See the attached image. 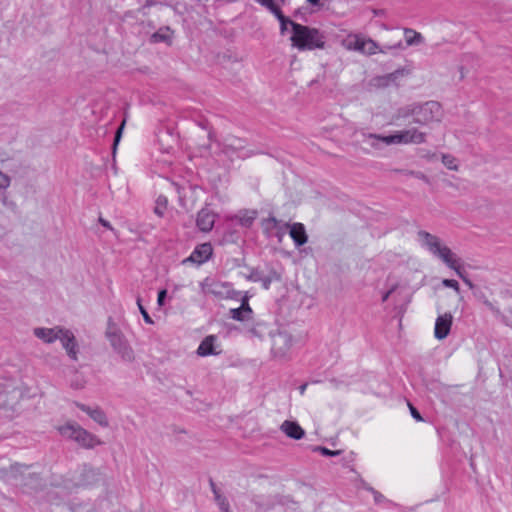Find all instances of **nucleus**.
<instances>
[{
  "mask_svg": "<svg viewBox=\"0 0 512 512\" xmlns=\"http://www.w3.org/2000/svg\"><path fill=\"white\" fill-rule=\"evenodd\" d=\"M293 30L292 45L299 50H313L324 46L323 35L314 28L290 22Z\"/></svg>",
  "mask_w": 512,
  "mask_h": 512,
  "instance_id": "nucleus-1",
  "label": "nucleus"
},
{
  "mask_svg": "<svg viewBox=\"0 0 512 512\" xmlns=\"http://www.w3.org/2000/svg\"><path fill=\"white\" fill-rule=\"evenodd\" d=\"M418 243L433 258L447 265L457 255L437 235L426 231H418Z\"/></svg>",
  "mask_w": 512,
  "mask_h": 512,
  "instance_id": "nucleus-2",
  "label": "nucleus"
},
{
  "mask_svg": "<svg viewBox=\"0 0 512 512\" xmlns=\"http://www.w3.org/2000/svg\"><path fill=\"white\" fill-rule=\"evenodd\" d=\"M60 435L76 441L84 448H94L101 444V441L92 433L82 428L75 422H67L57 428Z\"/></svg>",
  "mask_w": 512,
  "mask_h": 512,
  "instance_id": "nucleus-3",
  "label": "nucleus"
},
{
  "mask_svg": "<svg viewBox=\"0 0 512 512\" xmlns=\"http://www.w3.org/2000/svg\"><path fill=\"white\" fill-rule=\"evenodd\" d=\"M105 336L114 351L119 354L122 359L126 361H132L134 359L133 349L118 325L112 321V319L108 320Z\"/></svg>",
  "mask_w": 512,
  "mask_h": 512,
  "instance_id": "nucleus-4",
  "label": "nucleus"
},
{
  "mask_svg": "<svg viewBox=\"0 0 512 512\" xmlns=\"http://www.w3.org/2000/svg\"><path fill=\"white\" fill-rule=\"evenodd\" d=\"M444 111L437 101H427L418 107V125L433 127L442 121Z\"/></svg>",
  "mask_w": 512,
  "mask_h": 512,
  "instance_id": "nucleus-5",
  "label": "nucleus"
},
{
  "mask_svg": "<svg viewBox=\"0 0 512 512\" xmlns=\"http://www.w3.org/2000/svg\"><path fill=\"white\" fill-rule=\"evenodd\" d=\"M415 130H401L396 131L393 134L382 136L377 134H368L367 138L370 140H373L370 142V145L372 147L377 148L378 144L377 142H382L385 145H401V144H408L413 142L415 137Z\"/></svg>",
  "mask_w": 512,
  "mask_h": 512,
  "instance_id": "nucleus-6",
  "label": "nucleus"
},
{
  "mask_svg": "<svg viewBox=\"0 0 512 512\" xmlns=\"http://www.w3.org/2000/svg\"><path fill=\"white\" fill-rule=\"evenodd\" d=\"M413 296V288L406 284H398L385 292L382 296V301L386 302L392 299L395 308L400 312L411 302Z\"/></svg>",
  "mask_w": 512,
  "mask_h": 512,
  "instance_id": "nucleus-7",
  "label": "nucleus"
},
{
  "mask_svg": "<svg viewBox=\"0 0 512 512\" xmlns=\"http://www.w3.org/2000/svg\"><path fill=\"white\" fill-rule=\"evenodd\" d=\"M222 153L231 160L245 159L250 153L245 149L244 141L239 138H227L222 146Z\"/></svg>",
  "mask_w": 512,
  "mask_h": 512,
  "instance_id": "nucleus-8",
  "label": "nucleus"
},
{
  "mask_svg": "<svg viewBox=\"0 0 512 512\" xmlns=\"http://www.w3.org/2000/svg\"><path fill=\"white\" fill-rule=\"evenodd\" d=\"M293 346V338L286 332H279L272 337V352L275 357L287 356Z\"/></svg>",
  "mask_w": 512,
  "mask_h": 512,
  "instance_id": "nucleus-9",
  "label": "nucleus"
},
{
  "mask_svg": "<svg viewBox=\"0 0 512 512\" xmlns=\"http://www.w3.org/2000/svg\"><path fill=\"white\" fill-rule=\"evenodd\" d=\"M203 294H212L217 297H231L230 286L227 283L219 282L211 278H205L200 283Z\"/></svg>",
  "mask_w": 512,
  "mask_h": 512,
  "instance_id": "nucleus-10",
  "label": "nucleus"
},
{
  "mask_svg": "<svg viewBox=\"0 0 512 512\" xmlns=\"http://www.w3.org/2000/svg\"><path fill=\"white\" fill-rule=\"evenodd\" d=\"M256 1L259 4H261L262 6H264L265 8H267L271 13H273L277 17V19L280 22L281 33L283 34L287 29V25L288 24L291 25L290 22H292L291 20L286 18L281 12V6L285 3V0H256Z\"/></svg>",
  "mask_w": 512,
  "mask_h": 512,
  "instance_id": "nucleus-11",
  "label": "nucleus"
},
{
  "mask_svg": "<svg viewBox=\"0 0 512 512\" xmlns=\"http://www.w3.org/2000/svg\"><path fill=\"white\" fill-rule=\"evenodd\" d=\"M453 324V316L450 312L440 314L435 321L434 337L437 340L447 338Z\"/></svg>",
  "mask_w": 512,
  "mask_h": 512,
  "instance_id": "nucleus-12",
  "label": "nucleus"
},
{
  "mask_svg": "<svg viewBox=\"0 0 512 512\" xmlns=\"http://www.w3.org/2000/svg\"><path fill=\"white\" fill-rule=\"evenodd\" d=\"M59 341L61 342L62 347L65 349L69 358L73 361H77L79 346L73 332L65 328L59 338Z\"/></svg>",
  "mask_w": 512,
  "mask_h": 512,
  "instance_id": "nucleus-13",
  "label": "nucleus"
},
{
  "mask_svg": "<svg viewBox=\"0 0 512 512\" xmlns=\"http://www.w3.org/2000/svg\"><path fill=\"white\" fill-rule=\"evenodd\" d=\"M216 217V213L208 207L202 208L197 214L196 225L202 232H209L214 226Z\"/></svg>",
  "mask_w": 512,
  "mask_h": 512,
  "instance_id": "nucleus-14",
  "label": "nucleus"
},
{
  "mask_svg": "<svg viewBox=\"0 0 512 512\" xmlns=\"http://www.w3.org/2000/svg\"><path fill=\"white\" fill-rule=\"evenodd\" d=\"M65 328L55 326L53 328L37 327L33 330L34 335L44 343L52 344L59 340Z\"/></svg>",
  "mask_w": 512,
  "mask_h": 512,
  "instance_id": "nucleus-15",
  "label": "nucleus"
},
{
  "mask_svg": "<svg viewBox=\"0 0 512 512\" xmlns=\"http://www.w3.org/2000/svg\"><path fill=\"white\" fill-rule=\"evenodd\" d=\"M212 252V245L210 243H203L198 245L193 250V252L191 253L187 260L200 265L206 262L211 257Z\"/></svg>",
  "mask_w": 512,
  "mask_h": 512,
  "instance_id": "nucleus-16",
  "label": "nucleus"
},
{
  "mask_svg": "<svg viewBox=\"0 0 512 512\" xmlns=\"http://www.w3.org/2000/svg\"><path fill=\"white\" fill-rule=\"evenodd\" d=\"M76 406L83 412L87 413L100 426L108 427L109 422L107 416L99 407H90L81 403H77Z\"/></svg>",
  "mask_w": 512,
  "mask_h": 512,
  "instance_id": "nucleus-17",
  "label": "nucleus"
},
{
  "mask_svg": "<svg viewBox=\"0 0 512 512\" xmlns=\"http://www.w3.org/2000/svg\"><path fill=\"white\" fill-rule=\"evenodd\" d=\"M229 314L233 320L240 322H244L251 319L253 311L248 303L247 297L243 298L240 307L230 309Z\"/></svg>",
  "mask_w": 512,
  "mask_h": 512,
  "instance_id": "nucleus-18",
  "label": "nucleus"
},
{
  "mask_svg": "<svg viewBox=\"0 0 512 512\" xmlns=\"http://www.w3.org/2000/svg\"><path fill=\"white\" fill-rule=\"evenodd\" d=\"M281 431L289 438L300 440L304 437V429L294 421L285 420L281 426Z\"/></svg>",
  "mask_w": 512,
  "mask_h": 512,
  "instance_id": "nucleus-19",
  "label": "nucleus"
},
{
  "mask_svg": "<svg viewBox=\"0 0 512 512\" xmlns=\"http://www.w3.org/2000/svg\"><path fill=\"white\" fill-rule=\"evenodd\" d=\"M286 227L289 228V235L297 247L302 246L307 242L308 237L302 223H294L292 225H286Z\"/></svg>",
  "mask_w": 512,
  "mask_h": 512,
  "instance_id": "nucleus-20",
  "label": "nucleus"
},
{
  "mask_svg": "<svg viewBox=\"0 0 512 512\" xmlns=\"http://www.w3.org/2000/svg\"><path fill=\"white\" fill-rule=\"evenodd\" d=\"M216 341V337L213 335L207 336L198 346L197 354L199 356H209L214 355L217 352L215 351L214 343Z\"/></svg>",
  "mask_w": 512,
  "mask_h": 512,
  "instance_id": "nucleus-21",
  "label": "nucleus"
},
{
  "mask_svg": "<svg viewBox=\"0 0 512 512\" xmlns=\"http://www.w3.org/2000/svg\"><path fill=\"white\" fill-rule=\"evenodd\" d=\"M287 224L281 225V223L274 217H270L265 221V229L266 230H277L276 236L279 241H282L283 236L285 235Z\"/></svg>",
  "mask_w": 512,
  "mask_h": 512,
  "instance_id": "nucleus-22",
  "label": "nucleus"
},
{
  "mask_svg": "<svg viewBox=\"0 0 512 512\" xmlns=\"http://www.w3.org/2000/svg\"><path fill=\"white\" fill-rule=\"evenodd\" d=\"M362 36L357 34H349L343 39L342 45L347 50L359 51L362 41Z\"/></svg>",
  "mask_w": 512,
  "mask_h": 512,
  "instance_id": "nucleus-23",
  "label": "nucleus"
},
{
  "mask_svg": "<svg viewBox=\"0 0 512 512\" xmlns=\"http://www.w3.org/2000/svg\"><path fill=\"white\" fill-rule=\"evenodd\" d=\"M82 485L89 486L96 484L99 480H101V474L92 468H85L83 471Z\"/></svg>",
  "mask_w": 512,
  "mask_h": 512,
  "instance_id": "nucleus-24",
  "label": "nucleus"
},
{
  "mask_svg": "<svg viewBox=\"0 0 512 512\" xmlns=\"http://www.w3.org/2000/svg\"><path fill=\"white\" fill-rule=\"evenodd\" d=\"M172 39V32L168 27L160 28L151 36V40L154 43L159 42H170Z\"/></svg>",
  "mask_w": 512,
  "mask_h": 512,
  "instance_id": "nucleus-25",
  "label": "nucleus"
},
{
  "mask_svg": "<svg viewBox=\"0 0 512 512\" xmlns=\"http://www.w3.org/2000/svg\"><path fill=\"white\" fill-rule=\"evenodd\" d=\"M446 266L453 270L462 280L468 277L462 266L461 259L457 255Z\"/></svg>",
  "mask_w": 512,
  "mask_h": 512,
  "instance_id": "nucleus-26",
  "label": "nucleus"
},
{
  "mask_svg": "<svg viewBox=\"0 0 512 512\" xmlns=\"http://www.w3.org/2000/svg\"><path fill=\"white\" fill-rule=\"evenodd\" d=\"M377 50L378 46L373 40L365 39L364 37L362 38L359 52L367 55H373L377 52Z\"/></svg>",
  "mask_w": 512,
  "mask_h": 512,
  "instance_id": "nucleus-27",
  "label": "nucleus"
},
{
  "mask_svg": "<svg viewBox=\"0 0 512 512\" xmlns=\"http://www.w3.org/2000/svg\"><path fill=\"white\" fill-rule=\"evenodd\" d=\"M441 161L449 170L457 171L459 169V161L453 155L442 154Z\"/></svg>",
  "mask_w": 512,
  "mask_h": 512,
  "instance_id": "nucleus-28",
  "label": "nucleus"
},
{
  "mask_svg": "<svg viewBox=\"0 0 512 512\" xmlns=\"http://www.w3.org/2000/svg\"><path fill=\"white\" fill-rule=\"evenodd\" d=\"M166 205H167V199L165 197H159L157 199V205L154 209V212L162 217L164 215V211H165V208H166Z\"/></svg>",
  "mask_w": 512,
  "mask_h": 512,
  "instance_id": "nucleus-29",
  "label": "nucleus"
},
{
  "mask_svg": "<svg viewBox=\"0 0 512 512\" xmlns=\"http://www.w3.org/2000/svg\"><path fill=\"white\" fill-rule=\"evenodd\" d=\"M418 158L426 162H437L439 160V157L436 153L430 152H418Z\"/></svg>",
  "mask_w": 512,
  "mask_h": 512,
  "instance_id": "nucleus-30",
  "label": "nucleus"
},
{
  "mask_svg": "<svg viewBox=\"0 0 512 512\" xmlns=\"http://www.w3.org/2000/svg\"><path fill=\"white\" fill-rule=\"evenodd\" d=\"M442 285L447 288H452L456 294L460 295V286L459 283L454 279H443Z\"/></svg>",
  "mask_w": 512,
  "mask_h": 512,
  "instance_id": "nucleus-31",
  "label": "nucleus"
},
{
  "mask_svg": "<svg viewBox=\"0 0 512 512\" xmlns=\"http://www.w3.org/2000/svg\"><path fill=\"white\" fill-rule=\"evenodd\" d=\"M137 305H138V308H139V311L140 313L142 314L143 316V319L144 321L147 323V324H153V320L152 318L150 317V315L148 314V312L146 311V309L143 307L142 303H141V298L138 297L137 298Z\"/></svg>",
  "mask_w": 512,
  "mask_h": 512,
  "instance_id": "nucleus-32",
  "label": "nucleus"
},
{
  "mask_svg": "<svg viewBox=\"0 0 512 512\" xmlns=\"http://www.w3.org/2000/svg\"><path fill=\"white\" fill-rule=\"evenodd\" d=\"M10 186V177L0 171V190L7 189Z\"/></svg>",
  "mask_w": 512,
  "mask_h": 512,
  "instance_id": "nucleus-33",
  "label": "nucleus"
},
{
  "mask_svg": "<svg viewBox=\"0 0 512 512\" xmlns=\"http://www.w3.org/2000/svg\"><path fill=\"white\" fill-rule=\"evenodd\" d=\"M316 451H319L324 456H335L340 453V451H332L325 447H316Z\"/></svg>",
  "mask_w": 512,
  "mask_h": 512,
  "instance_id": "nucleus-34",
  "label": "nucleus"
},
{
  "mask_svg": "<svg viewBox=\"0 0 512 512\" xmlns=\"http://www.w3.org/2000/svg\"><path fill=\"white\" fill-rule=\"evenodd\" d=\"M406 39L408 44H412L414 39H416V32L414 30H407L405 32Z\"/></svg>",
  "mask_w": 512,
  "mask_h": 512,
  "instance_id": "nucleus-35",
  "label": "nucleus"
},
{
  "mask_svg": "<svg viewBox=\"0 0 512 512\" xmlns=\"http://www.w3.org/2000/svg\"><path fill=\"white\" fill-rule=\"evenodd\" d=\"M166 295H167V291L166 290L159 291L158 297H157V303H158L159 306H163L164 305V301H165Z\"/></svg>",
  "mask_w": 512,
  "mask_h": 512,
  "instance_id": "nucleus-36",
  "label": "nucleus"
},
{
  "mask_svg": "<svg viewBox=\"0 0 512 512\" xmlns=\"http://www.w3.org/2000/svg\"><path fill=\"white\" fill-rule=\"evenodd\" d=\"M22 468L27 469L28 467H27V466H25V465H21V464H19V463H15V464L11 465V470H12V472H18V471H20Z\"/></svg>",
  "mask_w": 512,
  "mask_h": 512,
  "instance_id": "nucleus-37",
  "label": "nucleus"
},
{
  "mask_svg": "<svg viewBox=\"0 0 512 512\" xmlns=\"http://www.w3.org/2000/svg\"><path fill=\"white\" fill-rule=\"evenodd\" d=\"M99 223H100L103 227H105V228H107V229H110V230H112V229H113V228H112V226H111V224H110V222H109V221H107V220H105L104 218H99Z\"/></svg>",
  "mask_w": 512,
  "mask_h": 512,
  "instance_id": "nucleus-38",
  "label": "nucleus"
},
{
  "mask_svg": "<svg viewBox=\"0 0 512 512\" xmlns=\"http://www.w3.org/2000/svg\"><path fill=\"white\" fill-rule=\"evenodd\" d=\"M408 407L410 409L411 416L414 419H416V414H417L416 407L412 403H410V402H408Z\"/></svg>",
  "mask_w": 512,
  "mask_h": 512,
  "instance_id": "nucleus-39",
  "label": "nucleus"
},
{
  "mask_svg": "<svg viewBox=\"0 0 512 512\" xmlns=\"http://www.w3.org/2000/svg\"><path fill=\"white\" fill-rule=\"evenodd\" d=\"M373 494H374V499L376 502H381L383 499H384V496L382 494H380L379 492H376L374 490H372Z\"/></svg>",
  "mask_w": 512,
  "mask_h": 512,
  "instance_id": "nucleus-40",
  "label": "nucleus"
},
{
  "mask_svg": "<svg viewBox=\"0 0 512 512\" xmlns=\"http://www.w3.org/2000/svg\"><path fill=\"white\" fill-rule=\"evenodd\" d=\"M219 506H220L222 512H229L228 505L225 503L224 500H219Z\"/></svg>",
  "mask_w": 512,
  "mask_h": 512,
  "instance_id": "nucleus-41",
  "label": "nucleus"
},
{
  "mask_svg": "<svg viewBox=\"0 0 512 512\" xmlns=\"http://www.w3.org/2000/svg\"><path fill=\"white\" fill-rule=\"evenodd\" d=\"M123 125L124 123L120 126V128L117 130V133H116V136H115V145L117 144V142L119 141V138H120V135H121V132H122V129H123Z\"/></svg>",
  "mask_w": 512,
  "mask_h": 512,
  "instance_id": "nucleus-42",
  "label": "nucleus"
},
{
  "mask_svg": "<svg viewBox=\"0 0 512 512\" xmlns=\"http://www.w3.org/2000/svg\"><path fill=\"white\" fill-rule=\"evenodd\" d=\"M270 283H271V280H270L269 278H264V279H263V287H264L265 289H268V288H269Z\"/></svg>",
  "mask_w": 512,
  "mask_h": 512,
  "instance_id": "nucleus-43",
  "label": "nucleus"
},
{
  "mask_svg": "<svg viewBox=\"0 0 512 512\" xmlns=\"http://www.w3.org/2000/svg\"><path fill=\"white\" fill-rule=\"evenodd\" d=\"M463 281H464V283H465L466 285H468L470 288H472V287H473V284H472L471 280H470L468 277H467V278H465Z\"/></svg>",
  "mask_w": 512,
  "mask_h": 512,
  "instance_id": "nucleus-44",
  "label": "nucleus"
},
{
  "mask_svg": "<svg viewBox=\"0 0 512 512\" xmlns=\"http://www.w3.org/2000/svg\"><path fill=\"white\" fill-rule=\"evenodd\" d=\"M306 388H307V384H303V385H301V386H300L299 390H300V394H301V395H303V394H304V392H305Z\"/></svg>",
  "mask_w": 512,
  "mask_h": 512,
  "instance_id": "nucleus-45",
  "label": "nucleus"
},
{
  "mask_svg": "<svg viewBox=\"0 0 512 512\" xmlns=\"http://www.w3.org/2000/svg\"><path fill=\"white\" fill-rule=\"evenodd\" d=\"M308 3L316 5L319 4L320 0H307Z\"/></svg>",
  "mask_w": 512,
  "mask_h": 512,
  "instance_id": "nucleus-46",
  "label": "nucleus"
},
{
  "mask_svg": "<svg viewBox=\"0 0 512 512\" xmlns=\"http://www.w3.org/2000/svg\"><path fill=\"white\" fill-rule=\"evenodd\" d=\"M422 141H423L422 134H419V133H418V140H417V143H421Z\"/></svg>",
  "mask_w": 512,
  "mask_h": 512,
  "instance_id": "nucleus-47",
  "label": "nucleus"
},
{
  "mask_svg": "<svg viewBox=\"0 0 512 512\" xmlns=\"http://www.w3.org/2000/svg\"><path fill=\"white\" fill-rule=\"evenodd\" d=\"M417 418H418V421H422V420H423V419H422V417H421V415H420L419 413H418V415H417Z\"/></svg>",
  "mask_w": 512,
  "mask_h": 512,
  "instance_id": "nucleus-48",
  "label": "nucleus"
},
{
  "mask_svg": "<svg viewBox=\"0 0 512 512\" xmlns=\"http://www.w3.org/2000/svg\"><path fill=\"white\" fill-rule=\"evenodd\" d=\"M417 38H418V43H419V42H420V40H421V35H420L419 33H418V35H417Z\"/></svg>",
  "mask_w": 512,
  "mask_h": 512,
  "instance_id": "nucleus-49",
  "label": "nucleus"
}]
</instances>
